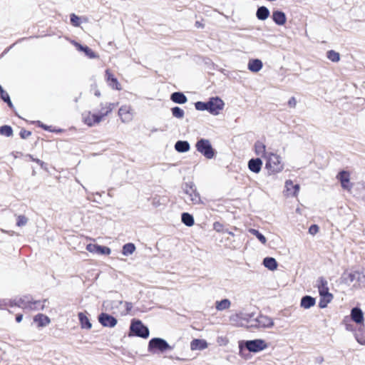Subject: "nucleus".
<instances>
[{"label": "nucleus", "mask_w": 365, "mask_h": 365, "mask_svg": "<svg viewBox=\"0 0 365 365\" xmlns=\"http://www.w3.org/2000/svg\"><path fill=\"white\" fill-rule=\"evenodd\" d=\"M100 245H95V244H88L86 246V250L92 253H97L98 252Z\"/></svg>", "instance_id": "a18cd8bd"}, {"label": "nucleus", "mask_w": 365, "mask_h": 365, "mask_svg": "<svg viewBox=\"0 0 365 365\" xmlns=\"http://www.w3.org/2000/svg\"><path fill=\"white\" fill-rule=\"evenodd\" d=\"M357 283L359 285L365 284V271H358Z\"/></svg>", "instance_id": "79ce46f5"}, {"label": "nucleus", "mask_w": 365, "mask_h": 365, "mask_svg": "<svg viewBox=\"0 0 365 365\" xmlns=\"http://www.w3.org/2000/svg\"><path fill=\"white\" fill-rule=\"evenodd\" d=\"M110 252L111 250L109 247L100 245L98 254L108 255Z\"/></svg>", "instance_id": "de8ad7c7"}, {"label": "nucleus", "mask_w": 365, "mask_h": 365, "mask_svg": "<svg viewBox=\"0 0 365 365\" xmlns=\"http://www.w3.org/2000/svg\"><path fill=\"white\" fill-rule=\"evenodd\" d=\"M78 319L81 323V328L87 329H91L92 324L90 322V320L88 319L87 316L84 313L80 312L78 314Z\"/></svg>", "instance_id": "c756f323"}, {"label": "nucleus", "mask_w": 365, "mask_h": 365, "mask_svg": "<svg viewBox=\"0 0 365 365\" xmlns=\"http://www.w3.org/2000/svg\"><path fill=\"white\" fill-rule=\"evenodd\" d=\"M82 120L86 125L90 127L94 126L103 120L96 112L92 113L91 111L83 113L82 114Z\"/></svg>", "instance_id": "f8f14e48"}, {"label": "nucleus", "mask_w": 365, "mask_h": 365, "mask_svg": "<svg viewBox=\"0 0 365 365\" xmlns=\"http://www.w3.org/2000/svg\"><path fill=\"white\" fill-rule=\"evenodd\" d=\"M288 105L291 108H295L297 105L296 98L294 97H292L288 101Z\"/></svg>", "instance_id": "5fc2aeb1"}, {"label": "nucleus", "mask_w": 365, "mask_h": 365, "mask_svg": "<svg viewBox=\"0 0 365 365\" xmlns=\"http://www.w3.org/2000/svg\"><path fill=\"white\" fill-rule=\"evenodd\" d=\"M252 328H271L274 326V322L272 318L260 314L257 317L251 318L250 324L249 325Z\"/></svg>", "instance_id": "423d86ee"}, {"label": "nucleus", "mask_w": 365, "mask_h": 365, "mask_svg": "<svg viewBox=\"0 0 365 365\" xmlns=\"http://www.w3.org/2000/svg\"><path fill=\"white\" fill-rule=\"evenodd\" d=\"M336 178L339 180L343 189L350 191L352 188V183L350 182V173L347 171L342 170L336 175Z\"/></svg>", "instance_id": "ddd939ff"}, {"label": "nucleus", "mask_w": 365, "mask_h": 365, "mask_svg": "<svg viewBox=\"0 0 365 365\" xmlns=\"http://www.w3.org/2000/svg\"><path fill=\"white\" fill-rule=\"evenodd\" d=\"M249 232L251 233L252 235H255L260 241L261 243H262L263 245L266 244V242H267L266 237L262 233H260L258 230L251 228L249 230Z\"/></svg>", "instance_id": "e433bc0d"}, {"label": "nucleus", "mask_w": 365, "mask_h": 365, "mask_svg": "<svg viewBox=\"0 0 365 365\" xmlns=\"http://www.w3.org/2000/svg\"><path fill=\"white\" fill-rule=\"evenodd\" d=\"M273 21L279 26H282L286 23V16L282 11H275L272 14Z\"/></svg>", "instance_id": "b1692460"}, {"label": "nucleus", "mask_w": 365, "mask_h": 365, "mask_svg": "<svg viewBox=\"0 0 365 365\" xmlns=\"http://www.w3.org/2000/svg\"><path fill=\"white\" fill-rule=\"evenodd\" d=\"M130 329L135 335L139 337L147 339L149 336V329L141 321L133 319L131 322Z\"/></svg>", "instance_id": "1a4fd4ad"}, {"label": "nucleus", "mask_w": 365, "mask_h": 365, "mask_svg": "<svg viewBox=\"0 0 365 365\" xmlns=\"http://www.w3.org/2000/svg\"><path fill=\"white\" fill-rule=\"evenodd\" d=\"M34 321L38 323V327H46L51 322L50 319L47 316L42 314L36 315L34 318Z\"/></svg>", "instance_id": "cd10ccee"}, {"label": "nucleus", "mask_w": 365, "mask_h": 365, "mask_svg": "<svg viewBox=\"0 0 365 365\" xmlns=\"http://www.w3.org/2000/svg\"><path fill=\"white\" fill-rule=\"evenodd\" d=\"M1 91H4L3 88L1 87V86H0V93H1Z\"/></svg>", "instance_id": "e2e57ef3"}, {"label": "nucleus", "mask_w": 365, "mask_h": 365, "mask_svg": "<svg viewBox=\"0 0 365 365\" xmlns=\"http://www.w3.org/2000/svg\"><path fill=\"white\" fill-rule=\"evenodd\" d=\"M76 46L79 51H83L89 58H96L98 57V56L88 46H83L79 43H76Z\"/></svg>", "instance_id": "2f4dec72"}, {"label": "nucleus", "mask_w": 365, "mask_h": 365, "mask_svg": "<svg viewBox=\"0 0 365 365\" xmlns=\"http://www.w3.org/2000/svg\"><path fill=\"white\" fill-rule=\"evenodd\" d=\"M256 15L259 20H265L269 15V11L267 7L261 6L258 8Z\"/></svg>", "instance_id": "72a5a7b5"}, {"label": "nucleus", "mask_w": 365, "mask_h": 365, "mask_svg": "<svg viewBox=\"0 0 365 365\" xmlns=\"http://www.w3.org/2000/svg\"><path fill=\"white\" fill-rule=\"evenodd\" d=\"M5 102H6L8 103V106L9 107H12L13 105H12V103L10 99H9V101H6Z\"/></svg>", "instance_id": "bf43d9fd"}, {"label": "nucleus", "mask_w": 365, "mask_h": 365, "mask_svg": "<svg viewBox=\"0 0 365 365\" xmlns=\"http://www.w3.org/2000/svg\"><path fill=\"white\" fill-rule=\"evenodd\" d=\"M105 77L106 82L111 88L117 91L121 90L120 84L119 83L118 79L110 71V70L107 69L106 71Z\"/></svg>", "instance_id": "a211bd4d"}, {"label": "nucleus", "mask_w": 365, "mask_h": 365, "mask_svg": "<svg viewBox=\"0 0 365 365\" xmlns=\"http://www.w3.org/2000/svg\"><path fill=\"white\" fill-rule=\"evenodd\" d=\"M359 343H360L361 344H365V340L364 341H360V340H358Z\"/></svg>", "instance_id": "680f3d73"}, {"label": "nucleus", "mask_w": 365, "mask_h": 365, "mask_svg": "<svg viewBox=\"0 0 365 365\" xmlns=\"http://www.w3.org/2000/svg\"><path fill=\"white\" fill-rule=\"evenodd\" d=\"M225 232H227L230 235L234 236V233L232 232L228 231L227 230H225Z\"/></svg>", "instance_id": "052dcab7"}, {"label": "nucleus", "mask_w": 365, "mask_h": 365, "mask_svg": "<svg viewBox=\"0 0 365 365\" xmlns=\"http://www.w3.org/2000/svg\"><path fill=\"white\" fill-rule=\"evenodd\" d=\"M208 347V344L205 339H195L190 342L192 351L204 350Z\"/></svg>", "instance_id": "412c9836"}, {"label": "nucleus", "mask_w": 365, "mask_h": 365, "mask_svg": "<svg viewBox=\"0 0 365 365\" xmlns=\"http://www.w3.org/2000/svg\"><path fill=\"white\" fill-rule=\"evenodd\" d=\"M319 293L321 297L333 298L332 294L329 292L327 281L321 277L317 281Z\"/></svg>", "instance_id": "f3484780"}, {"label": "nucleus", "mask_w": 365, "mask_h": 365, "mask_svg": "<svg viewBox=\"0 0 365 365\" xmlns=\"http://www.w3.org/2000/svg\"><path fill=\"white\" fill-rule=\"evenodd\" d=\"M170 99L175 103L183 104L187 101V97L181 92H175L171 94Z\"/></svg>", "instance_id": "a878e982"}, {"label": "nucleus", "mask_w": 365, "mask_h": 365, "mask_svg": "<svg viewBox=\"0 0 365 365\" xmlns=\"http://www.w3.org/2000/svg\"><path fill=\"white\" fill-rule=\"evenodd\" d=\"M265 168L268 170L269 175H274L284 170V163L280 155L271 152L266 155Z\"/></svg>", "instance_id": "7ed1b4c3"}, {"label": "nucleus", "mask_w": 365, "mask_h": 365, "mask_svg": "<svg viewBox=\"0 0 365 365\" xmlns=\"http://www.w3.org/2000/svg\"><path fill=\"white\" fill-rule=\"evenodd\" d=\"M135 250V247L133 243H127L123 247V254L128 255L133 254Z\"/></svg>", "instance_id": "4c0bfd02"}, {"label": "nucleus", "mask_w": 365, "mask_h": 365, "mask_svg": "<svg viewBox=\"0 0 365 365\" xmlns=\"http://www.w3.org/2000/svg\"><path fill=\"white\" fill-rule=\"evenodd\" d=\"M91 89L94 91V95L97 97L101 96V91L98 90V86L96 83L91 86Z\"/></svg>", "instance_id": "864d4df0"}, {"label": "nucleus", "mask_w": 365, "mask_h": 365, "mask_svg": "<svg viewBox=\"0 0 365 365\" xmlns=\"http://www.w3.org/2000/svg\"><path fill=\"white\" fill-rule=\"evenodd\" d=\"M255 316L254 313L240 312L230 317L231 323L237 327H243L246 324H250L251 318Z\"/></svg>", "instance_id": "6e6552de"}, {"label": "nucleus", "mask_w": 365, "mask_h": 365, "mask_svg": "<svg viewBox=\"0 0 365 365\" xmlns=\"http://www.w3.org/2000/svg\"><path fill=\"white\" fill-rule=\"evenodd\" d=\"M118 115L123 123H128L133 119L134 110L130 106L124 105L119 108Z\"/></svg>", "instance_id": "9b49d317"}, {"label": "nucleus", "mask_w": 365, "mask_h": 365, "mask_svg": "<svg viewBox=\"0 0 365 365\" xmlns=\"http://www.w3.org/2000/svg\"><path fill=\"white\" fill-rule=\"evenodd\" d=\"M36 307H41V305H36Z\"/></svg>", "instance_id": "0e129e2a"}, {"label": "nucleus", "mask_w": 365, "mask_h": 365, "mask_svg": "<svg viewBox=\"0 0 365 365\" xmlns=\"http://www.w3.org/2000/svg\"><path fill=\"white\" fill-rule=\"evenodd\" d=\"M46 302V300L32 301L31 297L24 296L11 301L9 305L11 307L16 306L23 309L27 310H43L45 307Z\"/></svg>", "instance_id": "f257e3e1"}, {"label": "nucleus", "mask_w": 365, "mask_h": 365, "mask_svg": "<svg viewBox=\"0 0 365 365\" xmlns=\"http://www.w3.org/2000/svg\"><path fill=\"white\" fill-rule=\"evenodd\" d=\"M190 148V144L187 141L178 140L175 145V150L179 153L187 152Z\"/></svg>", "instance_id": "7c9ffc66"}, {"label": "nucleus", "mask_w": 365, "mask_h": 365, "mask_svg": "<svg viewBox=\"0 0 365 365\" xmlns=\"http://www.w3.org/2000/svg\"><path fill=\"white\" fill-rule=\"evenodd\" d=\"M263 264L265 267L271 271H274L277 268V262L273 257H265L263 259Z\"/></svg>", "instance_id": "c85d7f7f"}, {"label": "nucleus", "mask_w": 365, "mask_h": 365, "mask_svg": "<svg viewBox=\"0 0 365 365\" xmlns=\"http://www.w3.org/2000/svg\"><path fill=\"white\" fill-rule=\"evenodd\" d=\"M71 23L74 26H79L81 24L80 18L74 14L71 15Z\"/></svg>", "instance_id": "49530a36"}, {"label": "nucleus", "mask_w": 365, "mask_h": 365, "mask_svg": "<svg viewBox=\"0 0 365 365\" xmlns=\"http://www.w3.org/2000/svg\"><path fill=\"white\" fill-rule=\"evenodd\" d=\"M285 188L288 195H290L292 196H297L299 191V185H294L293 182L291 180H287L285 182Z\"/></svg>", "instance_id": "4be33fe9"}, {"label": "nucleus", "mask_w": 365, "mask_h": 365, "mask_svg": "<svg viewBox=\"0 0 365 365\" xmlns=\"http://www.w3.org/2000/svg\"><path fill=\"white\" fill-rule=\"evenodd\" d=\"M171 111L173 115L177 118H182L185 115L184 110L178 106L173 108Z\"/></svg>", "instance_id": "ea45409f"}, {"label": "nucleus", "mask_w": 365, "mask_h": 365, "mask_svg": "<svg viewBox=\"0 0 365 365\" xmlns=\"http://www.w3.org/2000/svg\"><path fill=\"white\" fill-rule=\"evenodd\" d=\"M263 66L262 62L259 59H251L249 61L247 64L248 69L252 71L257 73L259 71Z\"/></svg>", "instance_id": "5701e85b"}, {"label": "nucleus", "mask_w": 365, "mask_h": 365, "mask_svg": "<svg viewBox=\"0 0 365 365\" xmlns=\"http://www.w3.org/2000/svg\"><path fill=\"white\" fill-rule=\"evenodd\" d=\"M31 135V133L30 131H29V130L22 129L20 131V136L23 139H26V138H29Z\"/></svg>", "instance_id": "3c124183"}, {"label": "nucleus", "mask_w": 365, "mask_h": 365, "mask_svg": "<svg viewBox=\"0 0 365 365\" xmlns=\"http://www.w3.org/2000/svg\"><path fill=\"white\" fill-rule=\"evenodd\" d=\"M195 147L207 159H212L215 155V150L207 139L201 138L196 143Z\"/></svg>", "instance_id": "39448f33"}, {"label": "nucleus", "mask_w": 365, "mask_h": 365, "mask_svg": "<svg viewBox=\"0 0 365 365\" xmlns=\"http://www.w3.org/2000/svg\"><path fill=\"white\" fill-rule=\"evenodd\" d=\"M28 157L30 158L31 160L34 161V162H36V163H38L42 168H45L44 166H45V163L44 162H43L42 160H39V159H37V158H34L32 155H29Z\"/></svg>", "instance_id": "8fccbe9b"}, {"label": "nucleus", "mask_w": 365, "mask_h": 365, "mask_svg": "<svg viewBox=\"0 0 365 365\" xmlns=\"http://www.w3.org/2000/svg\"><path fill=\"white\" fill-rule=\"evenodd\" d=\"M245 346L251 352H259L266 349L268 346L263 339H255L247 341Z\"/></svg>", "instance_id": "9d476101"}, {"label": "nucleus", "mask_w": 365, "mask_h": 365, "mask_svg": "<svg viewBox=\"0 0 365 365\" xmlns=\"http://www.w3.org/2000/svg\"><path fill=\"white\" fill-rule=\"evenodd\" d=\"M103 305L106 307L110 305L111 308H113L114 307H118V305H123L124 309L121 312L122 315L128 314L133 309V304L131 302L123 301H107L103 303Z\"/></svg>", "instance_id": "2eb2a0df"}, {"label": "nucleus", "mask_w": 365, "mask_h": 365, "mask_svg": "<svg viewBox=\"0 0 365 365\" xmlns=\"http://www.w3.org/2000/svg\"><path fill=\"white\" fill-rule=\"evenodd\" d=\"M231 306V302L227 299H224L221 301L215 302V308L217 311H223L227 309Z\"/></svg>", "instance_id": "473e14b6"}, {"label": "nucleus", "mask_w": 365, "mask_h": 365, "mask_svg": "<svg viewBox=\"0 0 365 365\" xmlns=\"http://www.w3.org/2000/svg\"><path fill=\"white\" fill-rule=\"evenodd\" d=\"M225 103L218 97L210 98L207 102L197 101L195 103V109L197 110H207L212 115H218L224 108Z\"/></svg>", "instance_id": "f03ea898"}, {"label": "nucleus", "mask_w": 365, "mask_h": 365, "mask_svg": "<svg viewBox=\"0 0 365 365\" xmlns=\"http://www.w3.org/2000/svg\"><path fill=\"white\" fill-rule=\"evenodd\" d=\"M333 298L321 297L319 307L322 309L327 307V304L331 302Z\"/></svg>", "instance_id": "c03bdc74"}, {"label": "nucleus", "mask_w": 365, "mask_h": 365, "mask_svg": "<svg viewBox=\"0 0 365 365\" xmlns=\"http://www.w3.org/2000/svg\"><path fill=\"white\" fill-rule=\"evenodd\" d=\"M316 303V300L311 296H304L302 298L300 306L304 309H309Z\"/></svg>", "instance_id": "bb28decb"}, {"label": "nucleus", "mask_w": 365, "mask_h": 365, "mask_svg": "<svg viewBox=\"0 0 365 365\" xmlns=\"http://www.w3.org/2000/svg\"><path fill=\"white\" fill-rule=\"evenodd\" d=\"M255 153L257 155L262 156L264 159L266 158L267 154H268L269 152L266 151V146L265 145L260 141H257L255 144Z\"/></svg>", "instance_id": "393cba45"}, {"label": "nucleus", "mask_w": 365, "mask_h": 365, "mask_svg": "<svg viewBox=\"0 0 365 365\" xmlns=\"http://www.w3.org/2000/svg\"><path fill=\"white\" fill-rule=\"evenodd\" d=\"M346 329L348 330V331H353L354 330L352 325L348 324H346Z\"/></svg>", "instance_id": "13d9d810"}, {"label": "nucleus", "mask_w": 365, "mask_h": 365, "mask_svg": "<svg viewBox=\"0 0 365 365\" xmlns=\"http://www.w3.org/2000/svg\"><path fill=\"white\" fill-rule=\"evenodd\" d=\"M23 315L22 314H18L16 317V321L19 323L22 321Z\"/></svg>", "instance_id": "4d7b16f0"}, {"label": "nucleus", "mask_w": 365, "mask_h": 365, "mask_svg": "<svg viewBox=\"0 0 365 365\" xmlns=\"http://www.w3.org/2000/svg\"><path fill=\"white\" fill-rule=\"evenodd\" d=\"M173 349V347L169 345L165 339L158 337L150 339L148 346V351L153 354L155 353L156 351L165 352L167 350H172Z\"/></svg>", "instance_id": "20e7f679"}, {"label": "nucleus", "mask_w": 365, "mask_h": 365, "mask_svg": "<svg viewBox=\"0 0 365 365\" xmlns=\"http://www.w3.org/2000/svg\"><path fill=\"white\" fill-rule=\"evenodd\" d=\"M28 222V218L24 215H19L17 217L16 225L19 227H23Z\"/></svg>", "instance_id": "37998d69"}, {"label": "nucleus", "mask_w": 365, "mask_h": 365, "mask_svg": "<svg viewBox=\"0 0 365 365\" xmlns=\"http://www.w3.org/2000/svg\"><path fill=\"white\" fill-rule=\"evenodd\" d=\"M1 98L4 101H9L10 98L9 94L4 91H1Z\"/></svg>", "instance_id": "6e6d98bb"}, {"label": "nucleus", "mask_w": 365, "mask_h": 365, "mask_svg": "<svg viewBox=\"0 0 365 365\" xmlns=\"http://www.w3.org/2000/svg\"><path fill=\"white\" fill-rule=\"evenodd\" d=\"M351 318L356 324H361L364 321V313L360 308L354 307L351 311Z\"/></svg>", "instance_id": "6ab92c4d"}, {"label": "nucleus", "mask_w": 365, "mask_h": 365, "mask_svg": "<svg viewBox=\"0 0 365 365\" xmlns=\"http://www.w3.org/2000/svg\"><path fill=\"white\" fill-rule=\"evenodd\" d=\"M357 276H358V271L351 272L347 274H344V280L346 283H353L356 282L357 283Z\"/></svg>", "instance_id": "c9c22d12"}, {"label": "nucleus", "mask_w": 365, "mask_h": 365, "mask_svg": "<svg viewBox=\"0 0 365 365\" xmlns=\"http://www.w3.org/2000/svg\"><path fill=\"white\" fill-rule=\"evenodd\" d=\"M327 57L332 62H338L340 60V54L334 50L329 51Z\"/></svg>", "instance_id": "58836bf2"}, {"label": "nucleus", "mask_w": 365, "mask_h": 365, "mask_svg": "<svg viewBox=\"0 0 365 365\" xmlns=\"http://www.w3.org/2000/svg\"><path fill=\"white\" fill-rule=\"evenodd\" d=\"M183 190L187 195V199L192 205H199L202 203L200 194L197 192L195 185L193 182H186L184 185Z\"/></svg>", "instance_id": "0eeeda50"}, {"label": "nucleus", "mask_w": 365, "mask_h": 365, "mask_svg": "<svg viewBox=\"0 0 365 365\" xmlns=\"http://www.w3.org/2000/svg\"><path fill=\"white\" fill-rule=\"evenodd\" d=\"M213 229L218 232H225L222 224L219 222H214Z\"/></svg>", "instance_id": "09e8293b"}, {"label": "nucleus", "mask_w": 365, "mask_h": 365, "mask_svg": "<svg viewBox=\"0 0 365 365\" xmlns=\"http://www.w3.org/2000/svg\"><path fill=\"white\" fill-rule=\"evenodd\" d=\"M99 322L106 327H114L117 324V319L106 313H101L98 317Z\"/></svg>", "instance_id": "dca6fc26"}, {"label": "nucleus", "mask_w": 365, "mask_h": 365, "mask_svg": "<svg viewBox=\"0 0 365 365\" xmlns=\"http://www.w3.org/2000/svg\"><path fill=\"white\" fill-rule=\"evenodd\" d=\"M0 134L6 137H10L13 134V130L11 126L3 125L0 127Z\"/></svg>", "instance_id": "a19ab883"}, {"label": "nucleus", "mask_w": 365, "mask_h": 365, "mask_svg": "<svg viewBox=\"0 0 365 365\" xmlns=\"http://www.w3.org/2000/svg\"><path fill=\"white\" fill-rule=\"evenodd\" d=\"M115 106L116 104L113 103H101L100 109L97 110L96 113L98 114L103 120L104 118L113 111Z\"/></svg>", "instance_id": "4468645a"}, {"label": "nucleus", "mask_w": 365, "mask_h": 365, "mask_svg": "<svg viewBox=\"0 0 365 365\" xmlns=\"http://www.w3.org/2000/svg\"><path fill=\"white\" fill-rule=\"evenodd\" d=\"M182 222L188 227H191L194 225L195 221L192 215L187 212H183L181 216Z\"/></svg>", "instance_id": "f704fd0d"}, {"label": "nucleus", "mask_w": 365, "mask_h": 365, "mask_svg": "<svg viewBox=\"0 0 365 365\" xmlns=\"http://www.w3.org/2000/svg\"><path fill=\"white\" fill-rule=\"evenodd\" d=\"M262 166V160L260 158H252L248 162V168L255 173H259Z\"/></svg>", "instance_id": "aec40b11"}, {"label": "nucleus", "mask_w": 365, "mask_h": 365, "mask_svg": "<svg viewBox=\"0 0 365 365\" xmlns=\"http://www.w3.org/2000/svg\"><path fill=\"white\" fill-rule=\"evenodd\" d=\"M319 232V227L317 225H312L309 229V232L312 235H314L315 234H317V232Z\"/></svg>", "instance_id": "603ef678"}]
</instances>
